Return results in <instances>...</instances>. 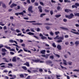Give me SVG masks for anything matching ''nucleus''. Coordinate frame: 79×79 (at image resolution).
Returning a JSON list of instances; mask_svg holds the SVG:
<instances>
[{
    "label": "nucleus",
    "instance_id": "f257e3e1",
    "mask_svg": "<svg viewBox=\"0 0 79 79\" xmlns=\"http://www.w3.org/2000/svg\"><path fill=\"white\" fill-rule=\"evenodd\" d=\"M74 15L72 13L70 14L69 15H65V17L69 19H72Z\"/></svg>",
    "mask_w": 79,
    "mask_h": 79
},
{
    "label": "nucleus",
    "instance_id": "f03ea898",
    "mask_svg": "<svg viewBox=\"0 0 79 79\" xmlns=\"http://www.w3.org/2000/svg\"><path fill=\"white\" fill-rule=\"evenodd\" d=\"M4 47H5L6 48H7V49H9V50H10V51H12V52H15V49H11V48H10L9 47H8L6 46H5Z\"/></svg>",
    "mask_w": 79,
    "mask_h": 79
},
{
    "label": "nucleus",
    "instance_id": "7ed1b4c3",
    "mask_svg": "<svg viewBox=\"0 0 79 79\" xmlns=\"http://www.w3.org/2000/svg\"><path fill=\"white\" fill-rule=\"evenodd\" d=\"M32 6H30L29 7H28V11H29V12H31V13H32L33 12H34V11L32 10Z\"/></svg>",
    "mask_w": 79,
    "mask_h": 79
},
{
    "label": "nucleus",
    "instance_id": "20e7f679",
    "mask_svg": "<svg viewBox=\"0 0 79 79\" xmlns=\"http://www.w3.org/2000/svg\"><path fill=\"white\" fill-rule=\"evenodd\" d=\"M40 36L41 37V39H42V40H44V39H47V37H45V36H43V35L42 34H40Z\"/></svg>",
    "mask_w": 79,
    "mask_h": 79
},
{
    "label": "nucleus",
    "instance_id": "39448f33",
    "mask_svg": "<svg viewBox=\"0 0 79 79\" xmlns=\"http://www.w3.org/2000/svg\"><path fill=\"white\" fill-rule=\"evenodd\" d=\"M50 54H47L45 55H42L41 56H43V57H45V58H47V59L48 57V56H50Z\"/></svg>",
    "mask_w": 79,
    "mask_h": 79
},
{
    "label": "nucleus",
    "instance_id": "423d86ee",
    "mask_svg": "<svg viewBox=\"0 0 79 79\" xmlns=\"http://www.w3.org/2000/svg\"><path fill=\"white\" fill-rule=\"evenodd\" d=\"M9 42H10V43H14H14H15L16 44H18V43L16 42V41H14L13 40H9Z\"/></svg>",
    "mask_w": 79,
    "mask_h": 79
},
{
    "label": "nucleus",
    "instance_id": "0eeeda50",
    "mask_svg": "<svg viewBox=\"0 0 79 79\" xmlns=\"http://www.w3.org/2000/svg\"><path fill=\"white\" fill-rule=\"evenodd\" d=\"M17 6V4L13 3L10 6V7L12 8H13L14 6Z\"/></svg>",
    "mask_w": 79,
    "mask_h": 79
},
{
    "label": "nucleus",
    "instance_id": "6e6552de",
    "mask_svg": "<svg viewBox=\"0 0 79 79\" xmlns=\"http://www.w3.org/2000/svg\"><path fill=\"white\" fill-rule=\"evenodd\" d=\"M2 60H3L4 61H5V62H6V63H8L10 61L9 60H8L7 59L5 58H2Z\"/></svg>",
    "mask_w": 79,
    "mask_h": 79
},
{
    "label": "nucleus",
    "instance_id": "1a4fd4ad",
    "mask_svg": "<svg viewBox=\"0 0 79 79\" xmlns=\"http://www.w3.org/2000/svg\"><path fill=\"white\" fill-rule=\"evenodd\" d=\"M57 48L59 50H61V47L60 45H58L57 46Z\"/></svg>",
    "mask_w": 79,
    "mask_h": 79
},
{
    "label": "nucleus",
    "instance_id": "9d476101",
    "mask_svg": "<svg viewBox=\"0 0 79 79\" xmlns=\"http://www.w3.org/2000/svg\"><path fill=\"white\" fill-rule=\"evenodd\" d=\"M32 61H33V62H35V63H38V62H39L40 60H39V59H37L35 60H32Z\"/></svg>",
    "mask_w": 79,
    "mask_h": 79
},
{
    "label": "nucleus",
    "instance_id": "9b49d317",
    "mask_svg": "<svg viewBox=\"0 0 79 79\" xmlns=\"http://www.w3.org/2000/svg\"><path fill=\"white\" fill-rule=\"evenodd\" d=\"M64 11L65 12H66L67 13H68L69 12H70L71 11V10L69 9H65L64 10Z\"/></svg>",
    "mask_w": 79,
    "mask_h": 79
},
{
    "label": "nucleus",
    "instance_id": "f8f14e48",
    "mask_svg": "<svg viewBox=\"0 0 79 79\" xmlns=\"http://www.w3.org/2000/svg\"><path fill=\"white\" fill-rule=\"evenodd\" d=\"M12 61H13V62H16V56H15L13 57L12 60Z\"/></svg>",
    "mask_w": 79,
    "mask_h": 79
},
{
    "label": "nucleus",
    "instance_id": "ddd939ff",
    "mask_svg": "<svg viewBox=\"0 0 79 79\" xmlns=\"http://www.w3.org/2000/svg\"><path fill=\"white\" fill-rule=\"evenodd\" d=\"M60 28L61 29H63V30H68V29L64 27H60Z\"/></svg>",
    "mask_w": 79,
    "mask_h": 79
},
{
    "label": "nucleus",
    "instance_id": "4468645a",
    "mask_svg": "<svg viewBox=\"0 0 79 79\" xmlns=\"http://www.w3.org/2000/svg\"><path fill=\"white\" fill-rule=\"evenodd\" d=\"M63 60L64 61L63 64L64 65H67V63H66V60L64 59H63Z\"/></svg>",
    "mask_w": 79,
    "mask_h": 79
},
{
    "label": "nucleus",
    "instance_id": "2eb2a0df",
    "mask_svg": "<svg viewBox=\"0 0 79 79\" xmlns=\"http://www.w3.org/2000/svg\"><path fill=\"white\" fill-rule=\"evenodd\" d=\"M53 62L51 60H49L48 61L46 62V63L47 64H48L49 63L50 64H52Z\"/></svg>",
    "mask_w": 79,
    "mask_h": 79
},
{
    "label": "nucleus",
    "instance_id": "dca6fc26",
    "mask_svg": "<svg viewBox=\"0 0 79 79\" xmlns=\"http://www.w3.org/2000/svg\"><path fill=\"white\" fill-rule=\"evenodd\" d=\"M46 52V51L45 50H42L40 51V53H42V54H45V53Z\"/></svg>",
    "mask_w": 79,
    "mask_h": 79
},
{
    "label": "nucleus",
    "instance_id": "f3484780",
    "mask_svg": "<svg viewBox=\"0 0 79 79\" xmlns=\"http://www.w3.org/2000/svg\"><path fill=\"white\" fill-rule=\"evenodd\" d=\"M70 32L73 34H77V35H79V33L78 32H74L73 31H71Z\"/></svg>",
    "mask_w": 79,
    "mask_h": 79
},
{
    "label": "nucleus",
    "instance_id": "a211bd4d",
    "mask_svg": "<svg viewBox=\"0 0 79 79\" xmlns=\"http://www.w3.org/2000/svg\"><path fill=\"white\" fill-rule=\"evenodd\" d=\"M23 64L26 65L28 67H29V62H27L26 63L24 64Z\"/></svg>",
    "mask_w": 79,
    "mask_h": 79
},
{
    "label": "nucleus",
    "instance_id": "6ab92c4d",
    "mask_svg": "<svg viewBox=\"0 0 79 79\" xmlns=\"http://www.w3.org/2000/svg\"><path fill=\"white\" fill-rule=\"evenodd\" d=\"M15 10H19L20 8V6H17V8H16V7H15Z\"/></svg>",
    "mask_w": 79,
    "mask_h": 79
},
{
    "label": "nucleus",
    "instance_id": "aec40b11",
    "mask_svg": "<svg viewBox=\"0 0 79 79\" xmlns=\"http://www.w3.org/2000/svg\"><path fill=\"white\" fill-rule=\"evenodd\" d=\"M2 51L3 52H7V51L5 48H2Z\"/></svg>",
    "mask_w": 79,
    "mask_h": 79
},
{
    "label": "nucleus",
    "instance_id": "412c9836",
    "mask_svg": "<svg viewBox=\"0 0 79 79\" xmlns=\"http://www.w3.org/2000/svg\"><path fill=\"white\" fill-rule=\"evenodd\" d=\"M27 34H29V35H34V33H31V32H29L27 33Z\"/></svg>",
    "mask_w": 79,
    "mask_h": 79
},
{
    "label": "nucleus",
    "instance_id": "4be33fe9",
    "mask_svg": "<svg viewBox=\"0 0 79 79\" xmlns=\"http://www.w3.org/2000/svg\"><path fill=\"white\" fill-rule=\"evenodd\" d=\"M74 15L75 16H79V13H75Z\"/></svg>",
    "mask_w": 79,
    "mask_h": 79
},
{
    "label": "nucleus",
    "instance_id": "5701e85b",
    "mask_svg": "<svg viewBox=\"0 0 79 79\" xmlns=\"http://www.w3.org/2000/svg\"><path fill=\"white\" fill-rule=\"evenodd\" d=\"M75 45H79V41H76L75 43Z\"/></svg>",
    "mask_w": 79,
    "mask_h": 79
},
{
    "label": "nucleus",
    "instance_id": "b1692460",
    "mask_svg": "<svg viewBox=\"0 0 79 79\" xmlns=\"http://www.w3.org/2000/svg\"><path fill=\"white\" fill-rule=\"evenodd\" d=\"M73 62L71 61H69L68 62V64L69 65H72Z\"/></svg>",
    "mask_w": 79,
    "mask_h": 79
},
{
    "label": "nucleus",
    "instance_id": "393cba45",
    "mask_svg": "<svg viewBox=\"0 0 79 79\" xmlns=\"http://www.w3.org/2000/svg\"><path fill=\"white\" fill-rule=\"evenodd\" d=\"M55 17H56V18H59V17H60V16H61V15H55Z\"/></svg>",
    "mask_w": 79,
    "mask_h": 79
},
{
    "label": "nucleus",
    "instance_id": "a878e982",
    "mask_svg": "<svg viewBox=\"0 0 79 79\" xmlns=\"http://www.w3.org/2000/svg\"><path fill=\"white\" fill-rule=\"evenodd\" d=\"M59 35H57L55 38H54V39H58L59 40Z\"/></svg>",
    "mask_w": 79,
    "mask_h": 79
},
{
    "label": "nucleus",
    "instance_id": "bb28decb",
    "mask_svg": "<svg viewBox=\"0 0 79 79\" xmlns=\"http://www.w3.org/2000/svg\"><path fill=\"white\" fill-rule=\"evenodd\" d=\"M50 59H52V60H53L54 59V56H51L49 57Z\"/></svg>",
    "mask_w": 79,
    "mask_h": 79
},
{
    "label": "nucleus",
    "instance_id": "cd10ccee",
    "mask_svg": "<svg viewBox=\"0 0 79 79\" xmlns=\"http://www.w3.org/2000/svg\"><path fill=\"white\" fill-rule=\"evenodd\" d=\"M60 66L61 68H62V69H65V70L67 69V68H66L62 66V65H60Z\"/></svg>",
    "mask_w": 79,
    "mask_h": 79
},
{
    "label": "nucleus",
    "instance_id": "c85d7f7f",
    "mask_svg": "<svg viewBox=\"0 0 79 79\" xmlns=\"http://www.w3.org/2000/svg\"><path fill=\"white\" fill-rule=\"evenodd\" d=\"M19 15H22V16H24V13H23V12L19 13Z\"/></svg>",
    "mask_w": 79,
    "mask_h": 79
},
{
    "label": "nucleus",
    "instance_id": "c756f323",
    "mask_svg": "<svg viewBox=\"0 0 79 79\" xmlns=\"http://www.w3.org/2000/svg\"><path fill=\"white\" fill-rule=\"evenodd\" d=\"M59 40V39H61V40H63L64 39V37H59V38H58Z\"/></svg>",
    "mask_w": 79,
    "mask_h": 79
},
{
    "label": "nucleus",
    "instance_id": "7c9ffc66",
    "mask_svg": "<svg viewBox=\"0 0 79 79\" xmlns=\"http://www.w3.org/2000/svg\"><path fill=\"white\" fill-rule=\"evenodd\" d=\"M52 45L53 47H56V46L55 45V43H52Z\"/></svg>",
    "mask_w": 79,
    "mask_h": 79
},
{
    "label": "nucleus",
    "instance_id": "2f4dec72",
    "mask_svg": "<svg viewBox=\"0 0 79 79\" xmlns=\"http://www.w3.org/2000/svg\"><path fill=\"white\" fill-rule=\"evenodd\" d=\"M64 2H65L66 3V2H68L69 3H70L71 2V1H69V0H64Z\"/></svg>",
    "mask_w": 79,
    "mask_h": 79
},
{
    "label": "nucleus",
    "instance_id": "473e14b6",
    "mask_svg": "<svg viewBox=\"0 0 79 79\" xmlns=\"http://www.w3.org/2000/svg\"><path fill=\"white\" fill-rule=\"evenodd\" d=\"M46 15V14H45V13H44V14H41L40 15V17H43V16H45V15Z\"/></svg>",
    "mask_w": 79,
    "mask_h": 79
},
{
    "label": "nucleus",
    "instance_id": "72a5a7b5",
    "mask_svg": "<svg viewBox=\"0 0 79 79\" xmlns=\"http://www.w3.org/2000/svg\"><path fill=\"white\" fill-rule=\"evenodd\" d=\"M8 72V71L7 70H3V73H7Z\"/></svg>",
    "mask_w": 79,
    "mask_h": 79
},
{
    "label": "nucleus",
    "instance_id": "f704fd0d",
    "mask_svg": "<svg viewBox=\"0 0 79 79\" xmlns=\"http://www.w3.org/2000/svg\"><path fill=\"white\" fill-rule=\"evenodd\" d=\"M62 41L61 40H60L58 41H57V42H58V43H60V42H62Z\"/></svg>",
    "mask_w": 79,
    "mask_h": 79
},
{
    "label": "nucleus",
    "instance_id": "c9c22d12",
    "mask_svg": "<svg viewBox=\"0 0 79 79\" xmlns=\"http://www.w3.org/2000/svg\"><path fill=\"white\" fill-rule=\"evenodd\" d=\"M15 31H16V32H17V33H19V32H20V31L18 29H16Z\"/></svg>",
    "mask_w": 79,
    "mask_h": 79
},
{
    "label": "nucleus",
    "instance_id": "e433bc0d",
    "mask_svg": "<svg viewBox=\"0 0 79 79\" xmlns=\"http://www.w3.org/2000/svg\"><path fill=\"white\" fill-rule=\"evenodd\" d=\"M42 7L41 6H40V12L42 13Z\"/></svg>",
    "mask_w": 79,
    "mask_h": 79
},
{
    "label": "nucleus",
    "instance_id": "4c0bfd02",
    "mask_svg": "<svg viewBox=\"0 0 79 79\" xmlns=\"http://www.w3.org/2000/svg\"><path fill=\"white\" fill-rule=\"evenodd\" d=\"M40 4L41 5H42V6H44V4L42 2H40Z\"/></svg>",
    "mask_w": 79,
    "mask_h": 79
},
{
    "label": "nucleus",
    "instance_id": "58836bf2",
    "mask_svg": "<svg viewBox=\"0 0 79 79\" xmlns=\"http://www.w3.org/2000/svg\"><path fill=\"white\" fill-rule=\"evenodd\" d=\"M2 6L3 8H6V5H5V4L4 3L2 4Z\"/></svg>",
    "mask_w": 79,
    "mask_h": 79
},
{
    "label": "nucleus",
    "instance_id": "ea45409f",
    "mask_svg": "<svg viewBox=\"0 0 79 79\" xmlns=\"http://www.w3.org/2000/svg\"><path fill=\"white\" fill-rule=\"evenodd\" d=\"M50 34L51 35H52V36H53L54 34H53V33L52 32V31H51L50 32Z\"/></svg>",
    "mask_w": 79,
    "mask_h": 79
},
{
    "label": "nucleus",
    "instance_id": "a19ab883",
    "mask_svg": "<svg viewBox=\"0 0 79 79\" xmlns=\"http://www.w3.org/2000/svg\"><path fill=\"white\" fill-rule=\"evenodd\" d=\"M31 31V32H35V31L34 30V28H31L30 29Z\"/></svg>",
    "mask_w": 79,
    "mask_h": 79
},
{
    "label": "nucleus",
    "instance_id": "79ce46f5",
    "mask_svg": "<svg viewBox=\"0 0 79 79\" xmlns=\"http://www.w3.org/2000/svg\"><path fill=\"white\" fill-rule=\"evenodd\" d=\"M55 33L56 35H58V34H60V32L58 31H56L55 32Z\"/></svg>",
    "mask_w": 79,
    "mask_h": 79
},
{
    "label": "nucleus",
    "instance_id": "37998d69",
    "mask_svg": "<svg viewBox=\"0 0 79 79\" xmlns=\"http://www.w3.org/2000/svg\"><path fill=\"white\" fill-rule=\"evenodd\" d=\"M72 8H77V6H76L75 5H73L72 6Z\"/></svg>",
    "mask_w": 79,
    "mask_h": 79
},
{
    "label": "nucleus",
    "instance_id": "c03bdc74",
    "mask_svg": "<svg viewBox=\"0 0 79 79\" xmlns=\"http://www.w3.org/2000/svg\"><path fill=\"white\" fill-rule=\"evenodd\" d=\"M73 71H76L77 72H79V69L73 70Z\"/></svg>",
    "mask_w": 79,
    "mask_h": 79
},
{
    "label": "nucleus",
    "instance_id": "a18cd8bd",
    "mask_svg": "<svg viewBox=\"0 0 79 79\" xmlns=\"http://www.w3.org/2000/svg\"><path fill=\"white\" fill-rule=\"evenodd\" d=\"M22 68L24 69H25V70H27V68L26 67H22Z\"/></svg>",
    "mask_w": 79,
    "mask_h": 79
},
{
    "label": "nucleus",
    "instance_id": "49530a36",
    "mask_svg": "<svg viewBox=\"0 0 79 79\" xmlns=\"http://www.w3.org/2000/svg\"><path fill=\"white\" fill-rule=\"evenodd\" d=\"M70 44H71L70 45V46H72V45H74V43H73V42H70Z\"/></svg>",
    "mask_w": 79,
    "mask_h": 79
},
{
    "label": "nucleus",
    "instance_id": "de8ad7c7",
    "mask_svg": "<svg viewBox=\"0 0 79 79\" xmlns=\"http://www.w3.org/2000/svg\"><path fill=\"white\" fill-rule=\"evenodd\" d=\"M35 6H39V3L37 2L35 3Z\"/></svg>",
    "mask_w": 79,
    "mask_h": 79
},
{
    "label": "nucleus",
    "instance_id": "09e8293b",
    "mask_svg": "<svg viewBox=\"0 0 79 79\" xmlns=\"http://www.w3.org/2000/svg\"><path fill=\"white\" fill-rule=\"evenodd\" d=\"M44 11H45V12H47V13H48V12H49V11H50V10H46V9H45L44 10Z\"/></svg>",
    "mask_w": 79,
    "mask_h": 79
},
{
    "label": "nucleus",
    "instance_id": "8fccbe9b",
    "mask_svg": "<svg viewBox=\"0 0 79 79\" xmlns=\"http://www.w3.org/2000/svg\"><path fill=\"white\" fill-rule=\"evenodd\" d=\"M50 14H51V15H53V11H52V10H51L50 11Z\"/></svg>",
    "mask_w": 79,
    "mask_h": 79
},
{
    "label": "nucleus",
    "instance_id": "3c124183",
    "mask_svg": "<svg viewBox=\"0 0 79 79\" xmlns=\"http://www.w3.org/2000/svg\"><path fill=\"white\" fill-rule=\"evenodd\" d=\"M45 28L47 29V30H48L49 29H50V27H45Z\"/></svg>",
    "mask_w": 79,
    "mask_h": 79
},
{
    "label": "nucleus",
    "instance_id": "603ef678",
    "mask_svg": "<svg viewBox=\"0 0 79 79\" xmlns=\"http://www.w3.org/2000/svg\"><path fill=\"white\" fill-rule=\"evenodd\" d=\"M3 28L4 30H6L7 29V28H6V26H5L3 27Z\"/></svg>",
    "mask_w": 79,
    "mask_h": 79
},
{
    "label": "nucleus",
    "instance_id": "864d4df0",
    "mask_svg": "<svg viewBox=\"0 0 79 79\" xmlns=\"http://www.w3.org/2000/svg\"><path fill=\"white\" fill-rule=\"evenodd\" d=\"M8 64V66H13V64Z\"/></svg>",
    "mask_w": 79,
    "mask_h": 79
},
{
    "label": "nucleus",
    "instance_id": "5fc2aeb1",
    "mask_svg": "<svg viewBox=\"0 0 79 79\" xmlns=\"http://www.w3.org/2000/svg\"><path fill=\"white\" fill-rule=\"evenodd\" d=\"M75 5H76V6H79V3H76L75 4Z\"/></svg>",
    "mask_w": 79,
    "mask_h": 79
},
{
    "label": "nucleus",
    "instance_id": "6e6d98bb",
    "mask_svg": "<svg viewBox=\"0 0 79 79\" xmlns=\"http://www.w3.org/2000/svg\"><path fill=\"white\" fill-rule=\"evenodd\" d=\"M19 76H20V77H24V75H23V74L20 75Z\"/></svg>",
    "mask_w": 79,
    "mask_h": 79
},
{
    "label": "nucleus",
    "instance_id": "4d7b16f0",
    "mask_svg": "<svg viewBox=\"0 0 79 79\" xmlns=\"http://www.w3.org/2000/svg\"><path fill=\"white\" fill-rule=\"evenodd\" d=\"M64 37L65 38H68V37H69V36L67 35H64Z\"/></svg>",
    "mask_w": 79,
    "mask_h": 79
},
{
    "label": "nucleus",
    "instance_id": "13d9d810",
    "mask_svg": "<svg viewBox=\"0 0 79 79\" xmlns=\"http://www.w3.org/2000/svg\"><path fill=\"white\" fill-rule=\"evenodd\" d=\"M23 50L22 49H20L19 51H18V53H20V52H23Z\"/></svg>",
    "mask_w": 79,
    "mask_h": 79
},
{
    "label": "nucleus",
    "instance_id": "bf43d9fd",
    "mask_svg": "<svg viewBox=\"0 0 79 79\" xmlns=\"http://www.w3.org/2000/svg\"><path fill=\"white\" fill-rule=\"evenodd\" d=\"M10 54H11V55H15V53H14V52H10Z\"/></svg>",
    "mask_w": 79,
    "mask_h": 79
},
{
    "label": "nucleus",
    "instance_id": "052dcab7",
    "mask_svg": "<svg viewBox=\"0 0 79 79\" xmlns=\"http://www.w3.org/2000/svg\"><path fill=\"white\" fill-rule=\"evenodd\" d=\"M63 21H64V22H66L67 21V19H63Z\"/></svg>",
    "mask_w": 79,
    "mask_h": 79
},
{
    "label": "nucleus",
    "instance_id": "680f3d73",
    "mask_svg": "<svg viewBox=\"0 0 79 79\" xmlns=\"http://www.w3.org/2000/svg\"><path fill=\"white\" fill-rule=\"evenodd\" d=\"M56 78H58V77H61V75H56Z\"/></svg>",
    "mask_w": 79,
    "mask_h": 79
},
{
    "label": "nucleus",
    "instance_id": "e2e57ef3",
    "mask_svg": "<svg viewBox=\"0 0 79 79\" xmlns=\"http://www.w3.org/2000/svg\"><path fill=\"white\" fill-rule=\"evenodd\" d=\"M22 33H19L17 35V36H20L21 35Z\"/></svg>",
    "mask_w": 79,
    "mask_h": 79
},
{
    "label": "nucleus",
    "instance_id": "0e129e2a",
    "mask_svg": "<svg viewBox=\"0 0 79 79\" xmlns=\"http://www.w3.org/2000/svg\"><path fill=\"white\" fill-rule=\"evenodd\" d=\"M51 2L52 3H56V1H53V0H51Z\"/></svg>",
    "mask_w": 79,
    "mask_h": 79
},
{
    "label": "nucleus",
    "instance_id": "69168bd1",
    "mask_svg": "<svg viewBox=\"0 0 79 79\" xmlns=\"http://www.w3.org/2000/svg\"><path fill=\"white\" fill-rule=\"evenodd\" d=\"M10 19H14V18H13V17L11 16L10 17Z\"/></svg>",
    "mask_w": 79,
    "mask_h": 79
},
{
    "label": "nucleus",
    "instance_id": "338daca9",
    "mask_svg": "<svg viewBox=\"0 0 79 79\" xmlns=\"http://www.w3.org/2000/svg\"><path fill=\"white\" fill-rule=\"evenodd\" d=\"M27 2L28 3H30V0H27Z\"/></svg>",
    "mask_w": 79,
    "mask_h": 79
},
{
    "label": "nucleus",
    "instance_id": "774afa93",
    "mask_svg": "<svg viewBox=\"0 0 79 79\" xmlns=\"http://www.w3.org/2000/svg\"><path fill=\"white\" fill-rule=\"evenodd\" d=\"M26 79H30V76H28Z\"/></svg>",
    "mask_w": 79,
    "mask_h": 79
}]
</instances>
